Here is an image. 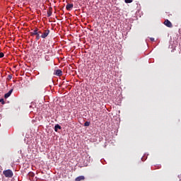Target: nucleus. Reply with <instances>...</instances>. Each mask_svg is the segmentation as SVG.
<instances>
[{"label": "nucleus", "instance_id": "f257e3e1", "mask_svg": "<svg viewBox=\"0 0 181 181\" xmlns=\"http://www.w3.org/2000/svg\"><path fill=\"white\" fill-rule=\"evenodd\" d=\"M30 33V36H33V35H37L36 37H35V40L36 42H37V40H39V39H40V34L42 33L41 30H39V29L37 28H36L33 32Z\"/></svg>", "mask_w": 181, "mask_h": 181}, {"label": "nucleus", "instance_id": "2eb2a0df", "mask_svg": "<svg viewBox=\"0 0 181 181\" xmlns=\"http://www.w3.org/2000/svg\"><path fill=\"white\" fill-rule=\"evenodd\" d=\"M4 56H5V54H4L3 52H0V59H2V57H4Z\"/></svg>", "mask_w": 181, "mask_h": 181}, {"label": "nucleus", "instance_id": "9d476101", "mask_svg": "<svg viewBox=\"0 0 181 181\" xmlns=\"http://www.w3.org/2000/svg\"><path fill=\"white\" fill-rule=\"evenodd\" d=\"M58 129H62V127L60 125H59V124H56L55 127H54L55 132H57Z\"/></svg>", "mask_w": 181, "mask_h": 181}, {"label": "nucleus", "instance_id": "ddd939ff", "mask_svg": "<svg viewBox=\"0 0 181 181\" xmlns=\"http://www.w3.org/2000/svg\"><path fill=\"white\" fill-rule=\"evenodd\" d=\"M0 103L4 105L5 104V100H4V98L0 99Z\"/></svg>", "mask_w": 181, "mask_h": 181}, {"label": "nucleus", "instance_id": "4468645a", "mask_svg": "<svg viewBox=\"0 0 181 181\" xmlns=\"http://www.w3.org/2000/svg\"><path fill=\"white\" fill-rule=\"evenodd\" d=\"M7 80H12V75H8Z\"/></svg>", "mask_w": 181, "mask_h": 181}, {"label": "nucleus", "instance_id": "0eeeda50", "mask_svg": "<svg viewBox=\"0 0 181 181\" xmlns=\"http://www.w3.org/2000/svg\"><path fill=\"white\" fill-rule=\"evenodd\" d=\"M74 5L73 4H68L66 6L67 11H71L73 9Z\"/></svg>", "mask_w": 181, "mask_h": 181}, {"label": "nucleus", "instance_id": "6e6552de", "mask_svg": "<svg viewBox=\"0 0 181 181\" xmlns=\"http://www.w3.org/2000/svg\"><path fill=\"white\" fill-rule=\"evenodd\" d=\"M52 13H53V8L52 7H50L47 10V17L49 18V16L52 15Z\"/></svg>", "mask_w": 181, "mask_h": 181}, {"label": "nucleus", "instance_id": "f3484780", "mask_svg": "<svg viewBox=\"0 0 181 181\" xmlns=\"http://www.w3.org/2000/svg\"><path fill=\"white\" fill-rule=\"evenodd\" d=\"M33 36H37V34H33Z\"/></svg>", "mask_w": 181, "mask_h": 181}, {"label": "nucleus", "instance_id": "20e7f679", "mask_svg": "<svg viewBox=\"0 0 181 181\" xmlns=\"http://www.w3.org/2000/svg\"><path fill=\"white\" fill-rule=\"evenodd\" d=\"M164 25H165V26H167V28H173V25L169 20H165L164 21Z\"/></svg>", "mask_w": 181, "mask_h": 181}, {"label": "nucleus", "instance_id": "f8f14e48", "mask_svg": "<svg viewBox=\"0 0 181 181\" xmlns=\"http://www.w3.org/2000/svg\"><path fill=\"white\" fill-rule=\"evenodd\" d=\"M90 122H86L85 123H84V127H90Z\"/></svg>", "mask_w": 181, "mask_h": 181}, {"label": "nucleus", "instance_id": "1a4fd4ad", "mask_svg": "<svg viewBox=\"0 0 181 181\" xmlns=\"http://www.w3.org/2000/svg\"><path fill=\"white\" fill-rule=\"evenodd\" d=\"M84 179H86V177L83 175L78 176L75 179V181H81V180H84Z\"/></svg>", "mask_w": 181, "mask_h": 181}, {"label": "nucleus", "instance_id": "9b49d317", "mask_svg": "<svg viewBox=\"0 0 181 181\" xmlns=\"http://www.w3.org/2000/svg\"><path fill=\"white\" fill-rule=\"evenodd\" d=\"M125 4H131L133 2V0H124Z\"/></svg>", "mask_w": 181, "mask_h": 181}, {"label": "nucleus", "instance_id": "7ed1b4c3", "mask_svg": "<svg viewBox=\"0 0 181 181\" xmlns=\"http://www.w3.org/2000/svg\"><path fill=\"white\" fill-rule=\"evenodd\" d=\"M49 33H50V30H45L40 37H42V39H46V37L49 36Z\"/></svg>", "mask_w": 181, "mask_h": 181}, {"label": "nucleus", "instance_id": "dca6fc26", "mask_svg": "<svg viewBox=\"0 0 181 181\" xmlns=\"http://www.w3.org/2000/svg\"><path fill=\"white\" fill-rule=\"evenodd\" d=\"M150 40H151V42H155V38L153 37L150 38Z\"/></svg>", "mask_w": 181, "mask_h": 181}, {"label": "nucleus", "instance_id": "39448f33", "mask_svg": "<svg viewBox=\"0 0 181 181\" xmlns=\"http://www.w3.org/2000/svg\"><path fill=\"white\" fill-rule=\"evenodd\" d=\"M54 74L55 76H58L59 77H60L61 76H62L63 71H62V70H60V69H57V70L54 71Z\"/></svg>", "mask_w": 181, "mask_h": 181}, {"label": "nucleus", "instance_id": "423d86ee", "mask_svg": "<svg viewBox=\"0 0 181 181\" xmlns=\"http://www.w3.org/2000/svg\"><path fill=\"white\" fill-rule=\"evenodd\" d=\"M12 93H13V89L10 90L7 93L4 95V98H9L11 97Z\"/></svg>", "mask_w": 181, "mask_h": 181}, {"label": "nucleus", "instance_id": "f03ea898", "mask_svg": "<svg viewBox=\"0 0 181 181\" xmlns=\"http://www.w3.org/2000/svg\"><path fill=\"white\" fill-rule=\"evenodd\" d=\"M3 175H4L6 177H12V176H13V172L11 170H6L3 171Z\"/></svg>", "mask_w": 181, "mask_h": 181}]
</instances>
